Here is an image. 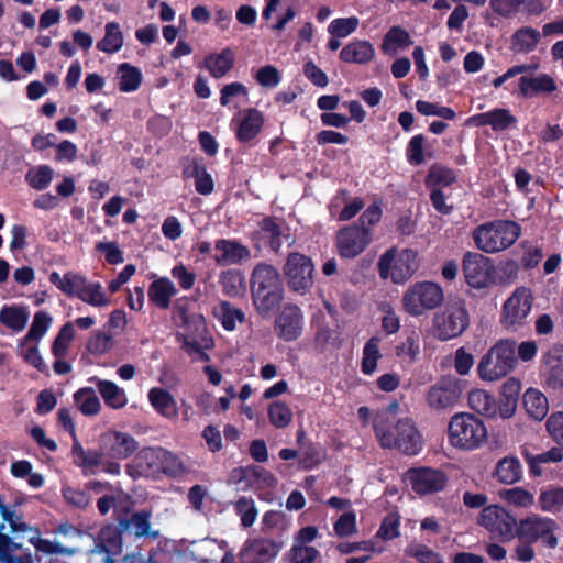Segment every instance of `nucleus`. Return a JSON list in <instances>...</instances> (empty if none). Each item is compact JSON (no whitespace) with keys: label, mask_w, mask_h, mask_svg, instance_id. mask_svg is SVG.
<instances>
[{"label":"nucleus","mask_w":563,"mask_h":563,"mask_svg":"<svg viewBox=\"0 0 563 563\" xmlns=\"http://www.w3.org/2000/svg\"><path fill=\"white\" fill-rule=\"evenodd\" d=\"M20 355L27 364L40 372L47 371V366L41 356L37 346L32 345L31 343H24V339H22L20 343Z\"/></svg>","instance_id":"69168bd1"},{"label":"nucleus","mask_w":563,"mask_h":563,"mask_svg":"<svg viewBox=\"0 0 563 563\" xmlns=\"http://www.w3.org/2000/svg\"><path fill=\"white\" fill-rule=\"evenodd\" d=\"M523 456L529 466L530 473L534 476H541L549 465L559 463L563 460V452L562 449L553 446L549 451L539 454H531L528 451H525Z\"/></svg>","instance_id":"a878e982"},{"label":"nucleus","mask_w":563,"mask_h":563,"mask_svg":"<svg viewBox=\"0 0 563 563\" xmlns=\"http://www.w3.org/2000/svg\"><path fill=\"white\" fill-rule=\"evenodd\" d=\"M374 57V48L367 41H354L344 46L340 58L345 63L365 64Z\"/></svg>","instance_id":"c85d7f7f"},{"label":"nucleus","mask_w":563,"mask_h":563,"mask_svg":"<svg viewBox=\"0 0 563 563\" xmlns=\"http://www.w3.org/2000/svg\"><path fill=\"white\" fill-rule=\"evenodd\" d=\"M219 283L223 294L229 297H239L245 292V278L240 271H223L219 276Z\"/></svg>","instance_id":"c9c22d12"},{"label":"nucleus","mask_w":563,"mask_h":563,"mask_svg":"<svg viewBox=\"0 0 563 563\" xmlns=\"http://www.w3.org/2000/svg\"><path fill=\"white\" fill-rule=\"evenodd\" d=\"M183 320L181 331L177 334L181 347L196 360H208L206 351L212 347L213 342L208 333L203 317L201 314H190L184 316Z\"/></svg>","instance_id":"1a4fd4ad"},{"label":"nucleus","mask_w":563,"mask_h":563,"mask_svg":"<svg viewBox=\"0 0 563 563\" xmlns=\"http://www.w3.org/2000/svg\"><path fill=\"white\" fill-rule=\"evenodd\" d=\"M21 545L13 542L8 536H0V561L3 563H33V558L30 553L15 556L10 552L20 549Z\"/></svg>","instance_id":"6e6d98bb"},{"label":"nucleus","mask_w":563,"mask_h":563,"mask_svg":"<svg viewBox=\"0 0 563 563\" xmlns=\"http://www.w3.org/2000/svg\"><path fill=\"white\" fill-rule=\"evenodd\" d=\"M119 88L123 92L135 91L142 81V73L139 68L123 63L118 68Z\"/></svg>","instance_id":"79ce46f5"},{"label":"nucleus","mask_w":563,"mask_h":563,"mask_svg":"<svg viewBox=\"0 0 563 563\" xmlns=\"http://www.w3.org/2000/svg\"><path fill=\"white\" fill-rule=\"evenodd\" d=\"M462 268L467 285L477 289L487 287L494 273L492 261L473 252H467L464 255Z\"/></svg>","instance_id":"f3484780"},{"label":"nucleus","mask_w":563,"mask_h":563,"mask_svg":"<svg viewBox=\"0 0 563 563\" xmlns=\"http://www.w3.org/2000/svg\"><path fill=\"white\" fill-rule=\"evenodd\" d=\"M40 530L32 531V534L29 536V541L31 544L35 547L37 551H41L46 554H53V553H66V554H74V550L66 549L60 545L58 542H53L46 539H42L40 537Z\"/></svg>","instance_id":"e2e57ef3"},{"label":"nucleus","mask_w":563,"mask_h":563,"mask_svg":"<svg viewBox=\"0 0 563 563\" xmlns=\"http://www.w3.org/2000/svg\"><path fill=\"white\" fill-rule=\"evenodd\" d=\"M461 395L462 388L459 379L445 376L429 388L426 394V402L434 411H444L453 408Z\"/></svg>","instance_id":"4468645a"},{"label":"nucleus","mask_w":563,"mask_h":563,"mask_svg":"<svg viewBox=\"0 0 563 563\" xmlns=\"http://www.w3.org/2000/svg\"><path fill=\"white\" fill-rule=\"evenodd\" d=\"M289 286L298 292L307 291L313 283V264L309 257L300 253H290L284 266Z\"/></svg>","instance_id":"dca6fc26"},{"label":"nucleus","mask_w":563,"mask_h":563,"mask_svg":"<svg viewBox=\"0 0 563 563\" xmlns=\"http://www.w3.org/2000/svg\"><path fill=\"white\" fill-rule=\"evenodd\" d=\"M52 317L45 311H38L34 314L31 328L23 338L24 343L38 342L48 331L52 324Z\"/></svg>","instance_id":"09e8293b"},{"label":"nucleus","mask_w":563,"mask_h":563,"mask_svg":"<svg viewBox=\"0 0 563 563\" xmlns=\"http://www.w3.org/2000/svg\"><path fill=\"white\" fill-rule=\"evenodd\" d=\"M400 517L396 512L388 514L377 531V537L383 540H393L399 537Z\"/></svg>","instance_id":"338daca9"},{"label":"nucleus","mask_w":563,"mask_h":563,"mask_svg":"<svg viewBox=\"0 0 563 563\" xmlns=\"http://www.w3.org/2000/svg\"><path fill=\"white\" fill-rule=\"evenodd\" d=\"M533 297L526 287L517 288L504 302L500 321L507 329L522 327L530 314Z\"/></svg>","instance_id":"f8f14e48"},{"label":"nucleus","mask_w":563,"mask_h":563,"mask_svg":"<svg viewBox=\"0 0 563 563\" xmlns=\"http://www.w3.org/2000/svg\"><path fill=\"white\" fill-rule=\"evenodd\" d=\"M264 115L256 109L250 108L241 113L236 128V139L246 143L252 141L262 130Z\"/></svg>","instance_id":"5701e85b"},{"label":"nucleus","mask_w":563,"mask_h":563,"mask_svg":"<svg viewBox=\"0 0 563 563\" xmlns=\"http://www.w3.org/2000/svg\"><path fill=\"white\" fill-rule=\"evenodd\" d=\"M283 549V542L272 539L247 540L239 553L242 563H266L278 555Z\"/></svg>","instance_id":"a211bd4d"},{"label":"nucleus","mask_w":563,"mask_h":563,"mask_svg":"<svg viewBox=\"0 0 563 563\" xmlns=\"http://www.w3.org/2000/svg\"><path fill=\"white\" fill-rule=\"evenodd\" d=\"M523 405L527 413L534 420H542L549 410L547 397L537 389H528L523 395Z\"/></svg>","instance_id":"473e14b6"},{"label":"nucleus","mask_w":563,"mask_h":563,"mask_svg":"<svg viewBox=\"0 0 563 563\" xmlns=\"http://www.w3.org/2000/svg\"><path fill=\"white\" fill-rule=\"evenodd\" d=\"M468 405L474 411L487 417H492L496 413L495 399L483 389L470 391Z\"/></svg>","instance_id":"37998d69"},{"label":"nucleus","mask_w":563,"mask_h":563,"mask_svg":"<svg viewBox=\"0 0 563 563\" xmlns=\"http://www.w3.org/2000/svg\"><path fill=\"white\" fill-rule=\"evenodd\" d=\"M379 343L380 339L373 336L363 349L362 371L366 375H372L376 371L377 362L382 357Z\"/></svg>","instance_id":"49530a36"},{"label":"nucleus","mask_w":563,"mask_h":563,"mask_svg":"<svg viewBox=\"0 0 563 563\" xmlns=\"http://www.w3.org/2000/svg\"><path fill=\"white\" fill-rule=\"evenodd\" d=\"M29 320V311L24 307L4 306L0 310V322L14 332L22 331Z\"/></svg>","instance_id":"f704fd0d"},{"label":"nucleus","mask_w":563,"mask_h":563,"mask_svg":"<svg viewBox=\"0 0 563 563\" xmlns=\"http://www.w3.org/2000/svg\"><path fill=\"white\" fill-rule=\"evenodd\" d=\"M372 241L371 230L357 224L346 225L336 234V250L340 256L353 258L360 255Z\"/></svg>","instance_id":"2eb2a0df"},{"label":"nucleus","mask_w":563,"mask_h":563,"mask_svg":"<svg viewBox=\"0 0 563 563\" xmlns=\"http://www.w3.org/2000/svg\"><path fill=\"white\" fill-rule=\"evenodd\" d=\"M356 16L334 19L328 26V32L335 37H346L358 26Z\"/></svg>","instance_id":"0e129e2a"},{"label":"nucleus","mask_w":563,"mask_h":563,"mask_svg":"<svg viewBox=\"0 0 563 563\" xmlns=\"http://www.w3.org/2000/svg\"><path fill=\"white\" fill-rule=\"evenodd\" d=\"M212 258L218 266L238 265L251 258V251L239 240L219 239L214 242Z\"/></svg>","instance_id":"6ab92c4d"},{"label":"nucleus","mask_w":563,"mask_h":563,"mask_svg":"<svg viewBox=\"0 0 563 563\" xmlns=\"http://www.w3.org/2000/svg\"><path fill=\"white\" fill-rule=\"evenodd\" d=\"M177 290L173 282L166 277L154 280L148 288V298L158 308L167 309Z\"/></svg>","instance_id":"cd10ccee"},{"label":"nucleus","mask_w":563,"mask_h":563,"mask_svg":"<svg viewBox=\"0 0 563 563\" xmlns=\"http://www.w3.org/2000/svg\"><path fill=\"white\" fill-rule=\"evenodd\" d=\"M74 335V323L68 322L62 327L52 345V353L55 358H63L66 356Z\"/></svg>","instance_id":"603ef678"},{"label":"nucleus","mask_w":563,"mask_h":563,"mask_svg":"<svg viewBox=\"0 0 563 563\" xmlns=\"http://www.w3.org/2000/svg\"><path fill=\"white\" fill-rule=\"evenodd\" d=\"M148 401L165 418H175L177 416L176 401L167 390L158 387L150 389Z\"/></svg>","instance_id":"c756f323"},{"label":"nucleus","mask_w":563,"mask_h":563,"mask_svg":"<svg viewBox=\"0 0 563 563\" xmlns=\"http://www.w3.org/2000/svg\"><path fill=\"white\" fill-rule=\"evenodd\" d=\"M419 268L418 253L412 249L391 247L378 261L379 275L395 284L408 280Z\"/></svg>","instance_id":"423d86ee"},{"label":"nucleus","mask_w":563,"mask_h":563,"mask_svg":"<svg viewBox=\"0 0 563 563\" xmlns=\"http://www.w3.org/2000/svg\"><path fill=\"white\" fill-rule=\"evenodd\" d=\"M234 510L241 519V525L244 528L253 526L255 522L258 510L255 501L251 497H241L234 503Z\"/></svg>","instance_id":"3c124183"},{"label":"nucleus","mask_w":563,"mask_h":563,"mask_svg":"<svg viewBox=\"0 0 563 563\" xmlns=\"http://www.w3.org/2000/svg\"><path fill=\"white\" fill-rule=\"evenodd\" d=\"M539 506L543 511L556 512L563 509V488H550L539 496Z\"/></svg>","instance_id":"bf43d9fd"},{"label":"nucleus","mask_w":563,"mask_h":563,"mask_svg":"<svg viewBox=\"0 0 563 563\" xmlns=\"http://www.w3.org/2000/svg\"><path fill=\"white\" fill-rule=\"evenodd\" d=\"M318 534V529L313 526L299 529L292 537L290 548L283 554L280 563H320L321 552L311 544Z\"/></svg>","instance_id":"9b49d317"},{"label":"nucleus","mask_w":563,"mask_h":563,"mask_svg":"<svg viewBox=\"0 0 563 563\" xmlns=\"http://www.w3.org/2000/svg\"><path fill=\"white\" fill-rule=\"evenodd\" d=\"M412 488L419 494H430L441 490L445 483V475L432 468L412 470L408 473Z\"/></svg>","instance_id":"4be33fe9"},{"label":"nucleus","mask_w":563,"mask_h":563,"mask_svg":"<svg viewBox=\"0 0 563 563\" xmlns=\"http://www.w3.org/2000/svg\"><path fill=\"white\" fill-rule=\"evenodd\" d=\"M104 31V37L97 43V48L108 54L119 52L123 46V35L120 31V25L117 22H109L106 24Z\"/></svg>","instance_id":"a19ab883"},{"label":"nucleus","mask_w":563,"mask_h":563,"mask_svg":"<svg viewBox=\"0 0 563 563\" xmlns=\"http://www.w3.org/2000/svg\"><path fill=\"white\" fill-rule=\"evenodd\" d=\"M162 460L163 471L172 476L183 475L188 471L185 462L178 455L167 451H150L145 453Z\"/></svg>","instance_id":"a18cd8bd"},{"label":"nucleus","mask_w":563,"mask_h":563,"mask_svg":"<svg viewBox=\"0 0 563 563\" xmlns=\"http://www.w3.org/2000/svg\"><path fill=\"white\" fill-rule=\"evenodd\" d=\"M516 363V342L501 339L483 355L477 365V373L483 380L495 382L512 371Z\"/></svg>","instance_id":"7ed1b4c3"},{"label":"nucleus","mask_w":563,"mask_h":563,"mask_svg":"<svg viewBox=\"0 0 563 563\" xmlns=\"http://www.w3.org/2000/svg\"><path fill=\"white\" fill-rule=\"evenodd\" d=\"M214 317L221 322L225 330H233L236 323L244 320V313L228 301H220L213 308Z\"/></svg>","instance_id":"ea45409f"},{"label":"nucleus","mask_w":563,"mask_h":563,"mask_svg":"<svg viewBox=\"0 0 563 563\" xmlns=\"http://www.w3.org/2000/svg\"><path fill=\"white\" fill-rule=\"evenodd\" d=\"M443 300L444 292L440 285L433 282H418L404 292L401 305L408 314L420 317L440 306Z\"/></svg>","instance_id":"6e6552de"},{"label":"nucleus","mask_w":563,"mask_h":563,"mask_svg":"<svg viewBox=\"0 0 563 563\" xmlns=\"http://www.w3.org/2000/svg\"><path fill=\"white\" fill-rule=\"evenodd\" d=\"M86 280L87 278L84 275L75 272H67L63 276L57 272H53L49 275V282L68 297L78 298V294H80Z\"/></svg>","instance_id":"bb28decb"},{"label":"nucleus","mask_w":563,"mask_h":563,"mask_svg":"<svg viewBox=\"0 0 563 563\" xmlns=\"http://www.w3.org/2000/svg\"><path fill=\"white\" fill-rule=\"evenodd\" d=\"M556 84L547 74L538 76H522L519 79V92L522 97L531 98L540 92L550 93L556 90Z\"/></svg>","instance_id":"393cba45"},{"label":"nucleus","mask_w":563,"mask_h":563,"mask_svg":"<svg viewBox=\"0 0 563 563\" xmlns=\"http://www.w3.org/2000/svg\"><path fill=\"white\" fill-rule=\"evenodd\" d=\"M525 3L526 0H489V8L496 15L511 19L520 12Z\"/></svg>","instance_id":"13d9d810"},{"label":"nucleus","mask_w":563,"mask_h":563,"mask_svg":"<svg viewBox=\"0 0 563 563\" xmlns=\"http://www.w3.org/2000/svg\"><path fill=\"white\" fill-rule=\"evenodd\" d=\"M478 523L501 541H510L515 538L517 521L512 515L498 505L483 508Z\"/></svg>","instance_id":"ddd939ff"},{"label":"nucleus","mask_w":563,"mask_h":563,"mask_svg":"<svg viewBox=\"0 0 563 563\" xmlns=\"http://www.w3.org/2000/svg\"><path fill=\"white\" fill-rule=\"evenodd\" d=\"M78 299L95 308L108 307L111 302L110 298L102 290L101 284L98 282H89L88 279L80 294H78Z\"/></svg>","instance_id":"58836bf2"},{"label":"nucleus","mask_w":563,"mask_h":563,"mask_svg":"<svg viewBox=\"0 0 563 563\" xmlns=\"http://www.w3.org/2000/svg\"><path fill=\"white\" fill-rule=\"evenodd\" d=\"M405 554L417 559L420 563H442V558L427 545L412 542L406 550Z\"/></svg>","instance_id":"052dcab7"},{"label":"nucleus","mask_w":563,"mask_h":563,"mask_svg":"<svg viewBox=\"0 0 563 563\" xmlns=\"http://www.w3.org/2000/svg\"><path fill=\"white\" fill-rule=\"evenodd\" d=\"M499 496L507 504L519 508H529L534 504L533 495L521 487L503 489Z\"/></svg>","instance_id":"8fccbe9b"},{"label":"nucleus","mask_w":563,"mask_h":563,"mask_svg":"<svg viewBox=\"0 0 563 563\" xmlns=\"http://www.w3.org/2000/svg\"><path fill=\"white\" fill-rule=\"evenodd\" d=\"M269 422L276 428H286L292 421L290 408L283 401H274L268 407Z\"/></svg>","instance_id":"4d7b16f0"},{"label":"nucleus","mask_w":563,"mask_h":563,"mask_svg":"<svg viewBox=\"0 0 563 563\" xmlns=\"http://www.w3.org/2000/svg\"><path fill=\"white\" fill-rule=\"evenodd\" d=\"M521 233L512 221H494L477 227L473 232L476 246L486 253H496L511 246Z\"/></svg>","instance_id":"39448f33"},{"label":"nucleus","mask_w":563,"mask_h":563,"mask_svg":"<svg viewBox=\"0 0 563 563\" xmlns=\"http://www.w3.org/2000/svg\"><path fill=\"white\" fill-rule=\"evenodd\" d=\"M521 464L515 456H506L498 461L495 467V477L504 484H514L521 477Z\"/></svg>","instance_id":"7c9ffc66"},{"label":"nucleus","mask_w":563,"mask_h":563,"mask_svg":"<svg viewBox=\"0 0 563 563\" xmlns=\"http://www.w3.org/2000/svg\"><path fill=\"white\" fill-rule=\"evenodd\" d=\"M74 401L79 411L85 416H96L101 410V402L96 391L90 387L78 389L74 394Z\"/></svg>","instance_id":"e433bc0d"},{"label":"nucleus","mask_w":563,"mask_h":563,"mask_svg":"<svg viewBox=\"0 0 563 563\" xmlns=\"http://www.w3.org/2000/svg\"><path fill=\"white\" fill-rule=\"evenodd\" d=\"M421 333L418 330H410L402 342L396 347V354L399 357L415 362L420 354Z\"/></svg>","instance_id":"c03bdc74"},{"label":"nucleus","mask_w":563,"mask_h":563,"mask_svg":"<svg viewBox=\"0 0 563 563\" xmlns=\"http://www.w3.org/2000/svg\"><path fill=\"white\" fill-rule=\"evenodd\" d=\"M374 431L384 449H394L406 455H417L422 450V437L409 417L376 416Z\"/></svg>","instance_id":"f257e3e1"},{"label":"nucleus","mask_w":563,"mask_h":563,"mask_svg":"<svg viewBox=\"0 0 563 563\" xmlns=\"http://www.w3.org/2000/svg\"><path fill=\"white\" fill-rule=\"evenodd\" d=\"M410 44L409 34L398 26H393L384 36L382 48L387 54H395L398 48Z\"/></svg>","instance_id":"de8ad7c7"},{"label":"nucleus","mask_w":563,"mask_h":563,"mask_svg":"<svg viewBox=\"0 0 563 563\" xmlns=\"http://www.w3.org/2000/svg\"><path fill=\"white\" fill-rule=\"evenodd\" d=\"M73 462L85 473H95L93 468L101 464V452L96 450L86 451L78 441L71 448Z\"/></svg>","instance_id":"2f4dec72"},{"label":"nucleus","mask_w":563,"mask_h":563,"mask_svg":"<svg viewBox=\"0 0 563 563\" xmlns=\"http://www.w3.org/2000/svg\"><path fill=\"white\" fill-rule=\"evenodd\" d=\"M303 314L295 305L284 306L275 320V331L285 341L296 340L302 331Z\"/></svg>","instance_id":"aec40b11"},{"label":"nucleus","mask_w":563,"mask_h":563,"mask_svg":"<svg viewBox=\"0 0 563 563\" xmlns=\"http://www.w3.org/2000/svg\"><path fill=\"white\" fill-rule=\"evenodd\" d=\"M251 292L254 306L262 314L269 313L283 299L279 273L266 263L257 264L251 275Z\"/></svg>","instance_id":"f03ea898"},{"label":"nucleus","mask_w":563,"mask_h":563,"mask_svg":"<svg viewBox=\"0 0 563 563\" xmlns=\"http://www.w3.org/2000/svg\"><path fill=\"white\" fill-rule=\"evenodd\" d=\"M547 431L563 448V412H554L549 417Z\"/></svg>","instance_id":"774afa93"},{"label":"nucleus","mask_w":563,"mask_h":563,"mask_svg":"<svg viewBox=\"0 0 563 563\" xmlns=\"http://www.w3.org/2000/svg\"><path fill=\"white\" fill-rule=\"evenodd\" d=\"M54 170L48 165H41L35 168H31L25 179L27 184L36 189L43 190L47 188L53 179Z\"/></svg>","instance_id":"5fc2aeb1"},{"label":"nucleus","mask_w":563,"mask_h":563,"mask_svg":"<svg viewBox=\"0 0 563 563\" xmlns=\"http://www.w3.org/2000/svg\"><path fill=\"white\" fill-rule=\"evenodd\" d=\"M448 439L454 448L475 450L485 443L487 429L484 422L474 415L460 412L450 419Z\"/></svg>","instance_id":"20e7f679"},{"label":"nucleus","mask_w":563,"mask_h":563,"mask_svg":"<svg viewBox=\"0 0 563 563\" xmlns=\"http://www.w3.org/2000/svg\"><path fill=\"white\" fill-rule=\"evenodd\" d=\"M103 450L111 459H126L139 448L136 440L125 432L110 431L102 437Z\"/></svg>","instance_id":"412c9836"},{"label":"nucleus","mask_w":563,"mask_h":563,"mask_svg":"<svg viewBox=\"0 0 563 563\" xmlns=\"http://www.w3.org/2000/svg\"><path fill=\"white\" fill-rule=\"evenodd\" d=\"M470 317L463 299L449 301L444 308L434 313L432 319L433 335L440 341H448L462 334L468 327Z\"/></svg>","instance_id":"0eeeda50"},{"label":"nucleus","mask_w":563,"mask_h":563,"mask_svg":"<svg viewBox=\"0 0 563 563\" xmlns=\"http://www.w3.org/2000/svg\"><path fill=\"white\" fill-rule=\"evenodd\" d=\"M261 232L263 233V236L267 240H269L271 247L274 251H278L282 246V233H283V225L282 223L276 222L275 220L271 218L263 219L260 223Z\"/></svg>","instance_id":"680f3d73"},{"label":"nucleus","mask_w":563,"mask_h":563,"mask_svg":"<svg viewBox=\"0 0 563 563\" xmlns=\"http://www.w3.org/2000/svg\"><path fill=\"white\" fill-rule=\"evenodd\" d=\"M541 38V33L530 26L517 30L512 35V49L519 53L533 51Z\"/></svg>","instance_id":"4c0bfd02"},{"label":"nucleus","mask_w":563,"mask_h":563,"mask_svg":"<svg viewBox=\"0 0 563 563\" xmlns=\"http://www.w3.org/2000/svg\"><path fill=\"white\" fill-rule=\"evenodd\" d=\"M205 63L214 78H221L232 68L234 53L230 48H224L221 53L209 55Z\"/></svg>","instance_id":"72a5a7b5"},{"label":"nucleus","mask_w":563,"mask_h":563,"mask_svg":"<svg viewBox=\"0 0 563 563\" xmlns=\"http://www.w3.org/2000/svg\"><path fill=\"white\" fill-rule=\"evenodd\" d=\"M90 380L96 384L98 393L109 408L119 410L128 405L125 390L115 383L97 377H92Z\"/></svg>","instance_id":"b1692460"},{"label":"nucleus","mask_w":563,"mask_h":563,"mask_svg":"<svg viewBox=\"0 0 563 563\" xmlns=\"http://www.w3.org/2000/svg\"><path fill=\"white\" fill-rule=\"evenodd\" d=\"M558 530L559 526L553 519L532 514L517 522L515 537L520 541H541L545 547L554 549L558 545Z\"/></svg>","instance_id":"9d476101"},{"label":"nucleus","mask_w":563,"mask_h":563,"mask_svg":"<svg viewBox=\"0 0 563 563\" xmlns=\"http://www.w3.org/2000/svg\"><path fill=\"white\" fill-rule=\"evenodd\" d=\"M455 179L456 176L452 169L444 166L434 165L429 170V175L427 177V186L430 189L446 187L454 183Z\"/></svg>","instance_id":"864d4df0"}]
</instances>
